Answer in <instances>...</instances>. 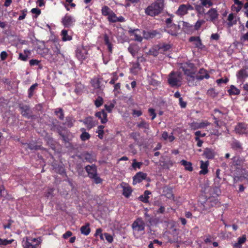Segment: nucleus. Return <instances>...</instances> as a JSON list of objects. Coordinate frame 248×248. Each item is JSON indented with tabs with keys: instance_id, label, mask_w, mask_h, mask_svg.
<instances>
[{
	"instance_id": "f257e3e1",
	"label": "nucleus",
	"mask_w": 248,
	"mask_h": 248,
	"mask_svg": "<svg viewBox=\"0 0 248 248\" xmlns=\"http://www.w3.org/2000/svg\"><path fill=\"white\" fill-rule=\"evenodd\" d=\"M180 69L184 72L186 76L188 84L189 86H194L197 85V81H195L194 75L196 74V70L194 63L190 62H184L180 63Z\"/></svg>"
},
{
	"instance_id": "f03ea898",
	"label": "nucleus",
	"mask_w": 248,
	"mask_h": 248,
	"mask_svg": "<svg viewBox=\"0 0 248 248\" xmlns=\"http://www.w3.org/2000/svg\"><path fill=\"white\" fill-rule=\"evenodd\" d=\"M53 54L49 49L44 50V57L50 62L58 61L60 56L63 57V55L60 51L61 46L59 43L55 42L51 46Z\"/></svg>"
},
{
	"instance_id": "7ed1b4c3",
	"label": "nucleus",
	"mask_w": 248,
	"mask_h": 248,
	"mask_svg": "<svg viewBox=\"0 0 248 248\" xmlns=\"http://www.w3.org/2000/svg\"><path fill=\"white\" fill-rule=\"evenodd\" d=\"M163 1L157 0L145 9V13L147 15L154 16L159 15L163 10Z\"/></svg>"
},
{
	"instance_id": "20e7f679",
	"label": "nucleus",
	"mask_w": 248,
	"mask_h": 248,
	"mask_svg": "<svg viewBox=\"0 0 248 248\" xmlns=\"http://www.w3.org/2000/svg\"><path fill=\"white\" fill-rule=\"evenodd\" d=\"M244 160L240 156H234L229 163L231 171L237 175L240 174L243 167Z\"/></svg>"
},
{
	"instance_id": "39448f33",
	"label": "nucleus",
	"mask_w": 248,
	"mask_h": 248,
	"mask_svg": "<svg viewBox=\"0 0 248 248\" xmlns=\"http://www.w3.org/2000/svg\"><path fill=\"white\" fill-rule=\"evenodd\" d=\"M182 80V74L179 72H171L169 76L168 83L171 87L180 86Z\"/></svg>"
},
{
	"instance_id": "423d86ee",
	"label": "nucleus",
	"mask_w": 248,
	"mask_h": 248,
	"mask_svg": "<svg viewBox=\"0 0 248 248\" xmlns=\"http://www.w3.org/2000/svg\"><path fill=\"white\" fill-rule=\"evenodd\" d=\"M145 227V223L140 217L136 218L132 224V228L134 234L138 233L140 232L143 234L144 233Z\"/></svg>"
},
{
	"instance_id": "0eeeda50",
	"label": "nucleus",
	"mask_w": 248,
	"mask_h": 248,
	"mask_svg": "<svg viewBox=\"0 0 248 248\" xmlns=\"http://www.w3.org/2000/svg\"><path fill=\"white\" fill-rule=\"evenodd\" d=\"M19 108L22 116L29 119L32 118V111L29 105L20 104L19 105Z\"/></svg>"
},
{
	"instance_id": "6e6552de",
	"label": "nucleus",
	"mask_w": 248,
	"mask_h": 248,
	"mask_svg": "<svg viewBox=\"0 0 248 248\" xmlns=\"http://www.w3.org/2000/svg\"><path fill=\"white\" fill-rule=\"evenodd\" d=\"M78 158L82 159L83 161H86L90 163H93L96 161V156L93 152H84L80 155L78 156Z\"/></svg>"
},
{
	"instance_id": "1a4fd4ad",
	"label": "nucleus",
	"mask_w": 248,
	"mask_h": 248,
	"mask_svg": "<svg viewBox=\"0 0 248 248\" xmlns=\"http://www.w3.org/2000/svg\"><path fill=\"white\" fill-rule=\"evenodd\" d=\"M93 167L95 168L94 166ZM88 168H91V167H90L89 165H87L85 167V170L87 172L89 177L91 179H93L94 183L96 184L101 183L102 182V179L97 175V170H95V168H94L93 172L92 173L88 171Z\"/></svg>"
},
{
	"instance_id": "9d476101",
	"label": "nucleus",
	"mask_w": 248,
	"mask_h": 248,
	"mask_svg": "<svg viewBox=\"0 0 248 248\" xmlns=\"http://www.w3.org/2000/svg\"><path fill=\"white\" fill-rule=\"evenodd\" d=\"M206 20L213 23L218 18V14L215 8L210 9L206 14Z\"/></svg>"
},
{
	"instance_id": "9b49d317",
	"label": "nucleus",
	"mask_w": 248,
	"mask_h": 248,
	"mask_svg": "<svg viewBox=\"0 0 248 248\" xmlns=\"http://www.w3.org/2000/svg\"><path fill=\"white\" fill-rule=\"evenodd\" d=\"M160 31L157 30H150L148 31H143V36L144 39L149 40L155 37H160Z\"/></svg>"
},
{
	"instance_id": "f8f14e48",
	"label": "nucleus",
	"mask_w": 248,
	"mask_h": 248,
	"mask_svg": "<svg viewBox=\"0 0 248 248\" xmlns=\"http://www.w3.org/2000/svg\"><path fill=\"white\" fill-rule=\"evenodd\" d=\"M213 112L214 114H212V116L213 117V119L215 120L214 123L216 124V126L217 127H220L219 122L223 118L224 113H223L217 108H215L213 110Z\"/></svg>"
},
{
	"instance_id": "ddd939ff",
	"label": "nucleus",
	"mask_w": 248,
	"mask_h": 248,
	"mask_svg": "<svg viewBox=\"0 0 248 248\" xmlns=\"http://www.w3.org/2000/svg\"><path fill=\"white\" fill-rule=\"evenodd\" d=\"M128 33L130 36H134V40L138 42H141L143 38L141 35V31L138 29H132L130 28L128 30Z\"/></svg>"
},
{
	"instance_id": "4468645a",
	"label": "nucleus",
	"mask_w": 248,
	"mask_h": 248,
	"mask_svg": "<svg viewBox=\"0 0 248 248\" xmlns=\"http://www.w3.org/2000/svg\"><path fill=\"white\" fill-rule=\"evenodd\" d=\"M76 54L78 60L83 61L86 59L88 53L86 49L83 46L81 47L77 48Z\"/></svg>"
},
{
	"instance_id": "2eb2a0df",
	"label": "nucleus",
	"mask_w": 248,
	"mask_h": 248,
	"mask_svg": "<svg viewBox=\"0 0 248 248\" xmlns=\"http://www.w3.org/2000/svg\"><path fill=\"white\" fill-rule=\"evenodd\" d=\"M210 78V75L206 69L204 68H201L198 71V74L194 75L195 81H201L204 78L208 79Z\"/></svg>"
},
{
	"instance_id": "dca6fc26",
	"label": "nucleus",
	"mask_w": 248,
	"mask_h": 248,
	"mask_svg": "<svg viewBox=\"0 0 248 248\" xmlns=\"http://www.w3.org/2000/svg\"><path fill=\"white\" fill-rule=\"evenodd\" d=\"M235 132L240 135L248 134V130L247 124L243 123H239L235 127Z\"/></svg>"
},
{
	"instance_id": "f3484780",
	"label": "nucleus",
	"mask_w": 248,
	"mask_h": 248,
	"mask_svg": "<svg viewBox=\"0 0 248 248\" xmlns=\"http://www.w3.org/2000/svg\"><path fill=\"white\" fill-rule=\"evenodd\" d=\"M75 22L74 18L68 14H66L62 20V23L65 27H69L73 26Z\"/></svg>"
},
{
	"instance_id": "a211bd4d",
	"label": "nucleus",
	"mask_w": 248,
	"mask_h": 248,
	"mask_svg": "<svg viewBox=\"0 0 248 248\" xmlns=\"http://www.w3.org/2000/svg\"><path fill=\"white\" fill-rule=\"evenodd\" d=\"M211 124L209 122L205 121L201 123L193 122L190 124V127L192 130H196L198 129H202L210 125Z\"/></svg>"
},
{
	"instance_id": "6ab92c4d",
	"label": "nucleus",
	"mask_w": 248,
	"mask_h": 248,
	"mask_svg": "<svg viewBox=\"0 0 248 248\" xmlns=\"http://www.w3.org/2000/svg\"><path fill=\"white\" fill-rule=\"evenodd\" d=\"M147 174L141 171L138 172L133 177V184L135 185L137 183H140L143 180L146 179L147 177Z\"/></svg>"
},
{
	"instance_id": "aec40b11",
	"label": "nucleus",
	"mask_w": 248,
	"mask_h": 248,
	"mask_svg": "<svg viewBox=\"0 0 248 248\" xmlns=\"http://www.w3.org/2000/svg\"><path fill=\"white\" fill-rule=\"evenodd\" d=\"M236 77L237 79L243 83L248 77V72L246 69L242 68L238 71Z\"/></svg>"
},
{
	"instance_id": "412c9836",
	"label": "nucleus",
	"mask_w": 248,
	"mask_h": 248,
	"mask_svg": "<svg viewBox=\"0 0 248 248\" xmlns=\"http://www.w3.org/2000/svg\"><path fill=\"white\" fill-rule=\"evenodd\" d=\"M192 6L190 4H181L179 6L176 14L178 15L184 16L187 13L188 10L192 9Z\"/></svg>"
},
{
	"instance_id": "4be33fe9",
	"label": "nucleus",
	"mask_w": 248,
	"mask_h": 248,
	"mask_svg": "<svg viewBox=\"0 0 248 248\" xmlns=\"http://www.w3.org/2000/svg\"><path fill=\"white\" fill-rule=\"evenodd\" d=\"M95 116L101 120V123L103 124H106L108 120V115L105 110L102 109L101 111L96 112Z\"/></svg>"
},
{
	"instance_id": "5701e85b",
	"label": "nucleus",
	"mask_w": 248,
	"mask_h": 248,
	"mask_svg": "<svg viewBox=\"0 0 248 248\" xmlns=\"http://www.w3.org/2000/svg\"><path fill=\"white\" fill-rule=\"evenodd\" d=\"M231 146L232 150L236 151L239 153H241L243 150L242 144L239 140L236 139H234L232 141L231 144Z\"/></svg>"
},
{
	"instance_id": "b1692460",
	"label": "nucleus",
	"mask_w": 248,
	"mask_h": 248,
	"mask_svg": "<svg viewBox=\"0 0 248 248\" xmlns=\"http://www.w3.org/2000/svg\"><path fill=\"white\" fill-rule=\"evenodd\" d=\"M188 41L189 42H193V45L196 48H202V44L199 36H191Z\"/></svg>"
},
{
	"instance_id": "393cba45",
	"label": "nucleus",
	"mask_w": 248,
	"mask_h": 248,
	"mask_svg": "<svg viewBox=\"0 0 248 248\" xmlns=\"http://www.w3.org/2000/svg\"><path fill=\"white\" fill-rule=\"evenodd\" d=\"M82 122L84 124L86 125L88 130H90L95 125V122L93 120V117L91 116L86 117Z\"/></svg>"
},
{
	"instance_id": "a878e982",
	"label": "nucleus",
	"mask_w": 248,
	"mask_h": 248,
	"mask_svg": "<svg viewBox=\"0 0 248 248\" xmlns=\"http://www.w3.org/2000/svg\"><path fill=\"white\" fill-rule=\"evenodd\" d=\"M113 39L112 37L110 38L106 33L104 35V41L105 45L108 47V49L109 53H112V44L111 40Z\"/></svg>"
},
{
	"instance_id": "bb28decb",
	"label": "nucleus",
	"mask_w": 248,
	"mask_h": 248,
	"mask_svg": "<svg viewBox=\"0 0 248 248\" xmlns=\"http://www.w3.org/2000/svg\"><path fill=\"white\" fill-rule=\"evenodd\" d=\"M247 240L246 235H243L237 239V242L232 244L233 248H241L242 246Z\"/></svg>"
},
{
	"instance_id": "cd10ccee",
	"label": "nucleus",
	"mask_w": 248,
	"mask_h": 248,
	"mask_svg": "<svg viewBox=\"0 0 248 248\" xmlns=\"http://www.w3.org/2000/svg\"><path fill=\"white\" fill-rule=\"evenodd\" d=\"M209 162L208 161L204 162L202 160L200 161V168L201 170L199 172L200 174L205 175L208 172V166Z\"/></svg>"
},
{
	"instance_id": "c85d7f7f",
	"label": "nucleus",
	"mask_w": 248,
	"mask_h": 248,
	"mask_svg": "<svg viewBox=\"0 0 248 248\" xmlns=\"http://www.w3.org/2000/svg\"><path fill=\"white\" fill-rule=\"evenodd\" d=\"M203 155L207 159H211L214 158L215 155L214 150L211 148H206L204 149Z\"/></svg>"
},
{
	"instance_id": "c756f323",
	"label": "nucleus",
	"mask_w": 248,
	"mask_h": 248,
	"mask_svg": "<svg viewBox=\"0 0 248 248\" xmlns=\"http://www.w3.org/2000/svg\"><path fill=\"white\" fill-rule=\"evenodd\" d=\"M62 41L64 42L71 41L72 40V35L71 33H69L66 30H62L61 33Z\"/></svg>"
},
{
	"instance_id": "7c9ffc66",
	"label": "nucleus",
	"mask_w": 248,
	"mask_h": 248,
	"mask_svg": "<svg viewBox=\"0 0 248 248\" xmlns=\"http://www.w3.org/2000/svg\"><path fill=\"white\" fill-rule=\"evenodd\" d=\"M121 186L123 187V195L126 198H129L133 191V189L131 186H123L122 184H121Z\"/></svg>"
},
{
	"instance_id": "2f4dec72",
	"label": "nucleus",
	"mask_w": 248,
	"mask_h": 248,
	"mask_svg": "<svg viewBox=\"0 0 248 248\" xmlns=\"http://www.w3.org/2000/svg\"><path fill=\"white\" fill-rule=\"evenodd\" d=\"M151 194V192L149 190H145L143 195H140L139 197V199L144 203L149 202V195Z\"/></svg>"
},
{
	"instance_id": "473e14b6",
	"label": "nucleus",
	"mask_w": 248,
	"mask_h": 248,
	"mask_svg": "<svg viewBox=\"0 0 248 248\" xmlns=\"http://www.w3.org/2000/svg\"><path fill=\"white\" fill-rule=\"evenodd\" d=\"M182 165L185 167V170L189 171H192L193 170L192 164L190 162L187 161L185 160H182L180 162Z\"/></svg>"
},
{
	"instance_id": "72a5a7b5",
	"label": "nucleus",
	"mask_w": 248,
	"mask_h": 248,
	"mask_svg": "<svg viewBox=\"0 0 248 248\" xmlns=\"http://www.w3.org/2000/svg\"><path fill=\"white\" fill-rule=\"evenodd\" d=\"M228 93L229 95H239L240 93V90L237 88L235 86L232 85L230 88L228 90Z\"/></svg>"
},
{
	"instance_id": "f704fd0d",
	"label": "nucleus",
	"mask_w": 248,
	"mask_h": 248,
	"mask_svg": "<svg viewBox=\"0 0 248 248\" xmlns=\"http://www.w3.org/2000/svg\"><path fill=\"white\" fill-rule=\"evenodd\" d=\"M38 86L37 83H34L32 84L30 88L28 90V97L29 98L31 99L33 96V95L35 93V90L36 87Z\"/></svg>"
},
{
	"instance_id": "c9c22d12",
	"label": "nucleus",
	"mask_w": 248,
	"mask_h": 248,
	"mask_svg": "<svg viewBox=\"0 0 248 248\" xmlns=\"http://www.w3.org/2000/svg\"><path fill=\"white\" fill-rule=\"evenodd\" d=\"M172 29H168V32L173 36H176L178 34V31L179 29V26L173 24L172 26H171Z\"/></svg>"
},
{
	"instance_id": "e433bc0d",
	"label": "nucleus",
	"mask_w": 248,
	"mask_h": 248,
	"mask_svg": "<svg viewBox=\"0 0 248 248\" xmlns=\"http://www.w3.org/2000/svg\"><path fill=\"white\" fill-rule=\"evenodd\" d=\"M90 224L87 223L85 225L82 226L80 228L81 233L85 235H88L91 232L89 227Z\"/></svg>"
},
{
	"instance_id": "4c0bfd02",
	"label": "nucleus",
	"mask_w": 248,
	"mask_h": 248,
	"mask_svg": "<svg viewBox=\"0 0 248 248\" xmlns=\"http://www.w3.org/2000/svg\"><path fill=\"white\" fill-rule=\"evenodd\" d=\"M54 113L60 120H63L64 119V112L62 108H57L55 109Z\"/></svg>"
},
{
	"instance_id": "58836bf2",
	"label": "nucleus",
	"mask_w": 248,
	"mask_h": 248,
	"mask_svg": "<svg viewBox=\"0 0 248 248\" xmlns=\"http://www.w3.org/2000/svg\"><path fill=\"white\" fill-rule=\"evenodd\" d=\"M137 127L139 128H144L145 129H149V124L146 122L144 120L142 119L141 121L138 123Z\"/></svg>"
},
{
	"instance_id": "ea45409f",
	"label": "nucleus",
	"mask_w": 248,
	"mask_h": 248,
	"mask_svg": "<svg viewBox=\"0 0 248 248\" xmlns=\"http://www.w3.org/2000/svg\"><path fill=\"white\" fill-rule=\"evenodd\" d=\"M112 11L109 7L106 5L103 6L101 9L102 15L104 16H108Z\"/></svg>"
},
{
	"instance_id": "a19ab883",
	"label": "nucleus",
	"mask_w": 248,
	"mask_h": 248,
	"mask_svg": "<svg viewBox=\"0 0 248 248\" xmlns=\"http://www.w3.org/2000/svg\"><path fill=\"white\" fill-rule=\"evenodd\" d=\"M28 241H29V242L31 243V244H32V243L33 242H36V244L34 246H38L41 243L42 239H41V237H38L37 238H32L31 237H29L27 238L26 242H27Z\"/></svg>"
},
{
	"instance_id": "79ce46f5",
	"label": "nucleus",
	"mask_w": 248,
	"mask_h": 248,
	"mask_svg": "<svg viewBox=\"0 0 248 248\" xmlns=\"http://www.w3.org/2000/svg\"><path fill=\"white\" fill-rule=\"evenodd\" d=\"M128 51L133 57H135L138 53V49L136 46L130 45L128 47Z\"/></svg>"
},
{
	"instance_id": "37998d69",
	"label": "nucleus",
	"mask_w": 248,
	"mask_h": 248,
	"mask_svg": "<svg viewBox=\"0 0 248 248\" xmlns=\"http://www.w3.org/2000/svg\"><path fill=\"white\" fill-rule=\"evenodd\" d=\"M228 20L229 21L228 24L229 27H232L233 25L236 24V20L234 19V16L232 13L230 14L228 17Z\"/></svg>"
},
{
	"instance_id": "c03bdc74",
	"label": "nucleus",
	"mask_w": 248,
	"mask_h": 248,
	"mask_svg": "<svg viewBox=\"0 0 248 248\" xmlns=\"http://www.w3.org/2000/svg\"><path fill=\"white\" fill-rule=\"evenodd\" d=\"M59 134L62 137V140L65 143H68L70 144V141L71 140V137L69 134H64L61 132Z\"/></svg>"
},
{
	"instance_id": "a18cd8bd",
	"label": "nucleus",
	"mask_w": 248,
	"mask_h": 248,
	"mask_svg": "<svg viewBox=\"0 0 248 248\" xmlns=\"http://www.w3.org/2000/svg\"><path fill=\"white\" fill-rule=\"evenodd\" d=\"M105 126L103 125H100L98 126V129L96 131V133L98 134V137L100 139H103L104 131L103 129L104 128Z\"/></svg>"
},
{
	"instance_id": "49530a36",
	"label": "nucleus",
	"mask_w": 248,
	"mask_h": 248,
	"mask_svg": "<svg viewBox=\"0 0 248 248\" xmlns=\"http://www.w3.org/2000/svg\"><path fill=\"white\" fill-rule=\"evenodd\" d=\"M220 175V169H218L216 170V177L214 179V182L216 184L218 185L220 183V181L221 180V178Z\"/></svg>"
},
{
	"instance_id": "de8ad7c7",
	"label": "nucleus",
	"mask_w": 248,
	"mask_h": 248,
	"mask_svg": "<svg viewBox=\"0 0 248 248\" xmlns=\"http://www.w3.org/2000/svg\"><path fill=\"white\" fill-rule=\"evenodd\" d=\"M94 105L96 108L101 107L104 103L103 98L101 96H98L94 100Z\"/></svg>"
},
{
	"instance_id": "09e8293b",
	"label": "nucleus",
	"mask_w": 248,
	"mask_h": 248,
	"mask_svg": "<svg viewBox=\"0 0 248 248\" xmlns=\"http://www.w3.org/2000/svg\"><path fill=\"white\" fill-rule=\"evenodd\" d=\"M117 16L112 11L111 13L108 16V19L109 22L115 23L116 22Z\"/></svg>"
},
{
	"instance_id": "8fccbe9b",
	"label": "nucleus",
	"mask_w": 248,
	"mask_h": 248,
	"mask_svg": "<svg viewBox=\"0 0 248 248\" xmlns=\"http://www.w3.org/2000/svg\"><path fill=\"white\" fill-rule=\"evenodd\" d=\"M112 77L110 78V80L109 81V84L111 85H113L115 84V82L118 79V76L117 75V72H113L112 73Z\"/></svg>"
},
{
	"instance_id": "3c124183",
	"label": "nucleus",
	"mask_w": 248,
	"mask_h": 248,
	"mask_svg": "<svg viewBox=\"0 0 248 248\" xmlns=\"http://www.w3.org/2000/svg\"><path fill=\"white\" fill-rule=\"evenodd\" d=\"M26 144H27L28 148L31 150H37L40 149V146L34 143H26Z\"/></svg>"
},
{
	"instance_id": "603ef678",
	"label": "nucleus",
	"mask_w": 248,
	"mask_h": 248,
	"mask_svg": "<svg viewBox=\"0 0 248 248\" xmlns=\"http://www.w3.org/2000/svg\"><path fill=\"white\" fill-rule=\"evenodd\" d=\"M14 241L13 239L7 240L6 239H1L0 238V246H7L11 244Z\"/></svg>"
},
{
	"instance_id": "864d4df0",
	"label": "nucleus",
	"mask_w": 248,
	"mask_h": 248,
	"mask_svg": "<svg viewBox=\"0 0 248 248\" xmlns=\"http://www.w3.org/2000/svg\"><path fill=\"white\" fill-rule=\"evenodd\" d=\"M80 139L82 141H86L91 138V135L88 132H82L80 136Z\"/></svg>"
},
{
	"instance_id": "5fc2aeb1",
	"label": "nucleus",
	"mask_w": 248,
	"mask_h": 248,
	"mask_svg": "<svg viewBox=\"0 0 248 248\" xmlns=\"http://www.w3.org/2000/svg\"><path fill=\"white\" fill-rule=\"evenodd\" d=\"M202 6L209 7L213 5V3L211 0H200Z\"/></svg>"
},
{
	"instance_id": "6e6d98bb",
	"label": "nucleus",
	"mask_w": 248,
	"mask_h": 248,
	"mask_svg": "<svg viewBox=\"0 0 248 248\" xmlns=\"http://www.w3.org/2000/svg\"><path fill=\"white\" fill-rule=\"evenodd\" d=\"M26 50H24V54L20 53L19 54L18 59L24 62H26L28 59V55L26 53Z\"/></svg>"
},
{
	"instance_id": "4d7b16f0",
	"label": "nucleus",
	"mask_w": 248,
	"mask_h": 248,
	"mask_svg": "<svg viewBox=\"0 0 248 248\" xmlns=\"http://www.w3.org/2000/svg\"><path fill=\"white\" fill-rule=\"evenodd\" d=\"M158 49L156 47H152L149 50L148 54L154 56H157L159 54Z\"/></svg>"
},
{
	"instance_id": "13d9d810",
	"label": "nucleus",
	"mask_w": 248,
	"mask_h": 248,
	"mask_svg": "<svg viewBox=\"0 0 248 248\" xmlns=\"http://www.w3.org/2000/svg\"><path fill=\"white\" fill-rule=\"evenodd\" d=\"M142 165V162H138L136 161V159H134L133 160L132 166L135 170H136L137 168L140 169Z\"/></svg>"
},
{
	"instance_id": "bf43d9fd",
	"label": "nucleus",
	"mask_w": 248,
	"mask_h": 248,
	"mask_svg": "<svg viewBox=\"0 0 248 248\" xmlns=\"http://www.w3.org/2000/svg\"><path fill=\"white\" fill-rule=\"evenodd\" d=\"M140 136V133L138 132H132L130 134V137L133 139L136 142H138Z\"/></svg>"
},
{
	"instance_id": "052dcab7",
	"label": "nucleus",
	"mask_w": 248,
	"mask_h": 248,
	"mask_svg": "<svg viewBox=\"0 0 248 248\" xmlns=\"http://www.w3.org/2000/svg\"><path fill=\"white\" fill-rule=\"evenodd\" d=\"M101 81L99 79L93 80L92 81L93 86L95 88L100 89V88Z\"/></svg>"
},
{
	"instance_id": "680f3d73",
	"label": "nucleus",
	"mask_w": 248,
	"mask_h": 248,
	"mask_svg": "<svg viewBox=\"0 0 248 248\" xmlns=\"http://www.w3.org/2000/svg\"><path fill=\"white\" fill-rule=\"evenodd\" d=\"M204 23V21L203 20H198L195 23L194 26V29L195 30H198L201 28L202 25Z\"/></svg>"
},
{
	"instance_id": "e2e57ef3",
	"label": "nucleus",
	"mask_w": 248,
	"mask_h": 248,
	"mask_svg": "<svg viewBox=\"0 0 248 248\" xmlns=\"http://www.w3.org/2000/svg\"><path fill=\"white\" fill-rule=\"evenodd\" d=\"M148 112L151 116H152L151 120H154L156 116V114L155 112V110L153 108H149L148 109Z\"/></svg>"
},
{
	"instance_id": "0e129e2a",
	"label": "nucleus",
	"mask_w": 248,
	"mask_h": 248,
	"mask_svg": "<svg viewBox=\"0 0 248 248\" xmlns=\"http://www.w3.org/2000/svg\"><path fill=\"white\" fill-rule=\"evenodd\" d=\"M106 239L109 243H112L113 241V238L111 235L108 233H105L104 234Z\"/></svg>"
},
{
	"instance_id": "69168bd1",
	"label": "nucleus",
	"mask_w": 248,
	"mask_h": 248,
	"mask_svg": "<svg viewBox=\"0 0 248 248\" xmlns=\"http://www.w3.org/2000/svg\"><path fill=\"white\" fill-rule=\"evenodd\" d=\"M31 12L32 14H36V17H37L39 15L41 14V10L37 8H32L31 10Z\"/></svg>"
},
{
	"instance_id": "338daca9",
	"label": "nucleus",
	"mask_w": 248,
	"mask_h": 248,
	"mask_svg": "<svg viewBox=\"0 0 248 248\" xmlns=\"http://www.w3.org/2000/svg\"><path fill=\"white\" fill-rule=\"evenodd\" d=\"M172 18L169 17L166 19L165 22L167 25V28H170L172 26L173 24H172Z\"/></svg>"
},
{
	"instance_id": "774afa93",
	"label": "nucleus",
	"mask_w": 248,
	"mask_h": 248,
	"mask_svg": "<svg viewBox=\"0 0 248 248\" xmlns=\"http://www.w3.org/2000/svg\"><path fill=\"white\" fill-rule=\"evenodd\" d=\"M40 62L38 60L31 59L30 61V65L31 66L38 65Z\"/></svg>"
}]
</instances>
